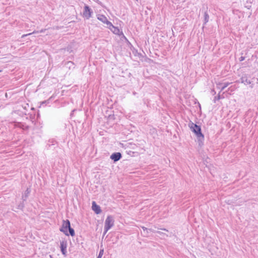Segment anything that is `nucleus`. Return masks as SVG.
Masks as SVG:
<instances>
[{"instance_id": "nucleus-1", "label": "nucleus", "mask_w": 258, "mask_h": 258, "mask_svg": "<svg viewBox=\"0 0 258 258\" xmlns=\"http://www.w3.org/2000/svg\"><path fill=\"white\" fill-rule=\"evenodd\" d=\"M59 230L63 232L66 236H70L73 237L75 235V232L74 229L71 227V222L68 220H63L62 224Z\"/></svg>"}, {"instance_id": "nucleus-2", "label": "nucleus", "mask_w": 258, "mask_h": 258, "mask_svg": "<svg viewBox=\"0 0 258 258\" xmlns=\"http://www.w3.org/2000/svg\"><path fill=\"white\" fill-rule=\"evenodd\" d=\"M190 128L191 131L196 134L197 138H204V136L202 133L201 128L200 126L197 125V124L192 123L191 125L190 126Z\"/></svg>"}, {"instance_id": "nucleus-3", "label": "nucleus", "mask_w": 258, "mask_h": 258, "mask_svg": "<svg viewBox=\"0 0 258 258\" xmlns=\"http://www.w3.org/2000/svg\"><path fill=\"white\" fill-rule=\"evenodd\" d=\"M114 220L112 216L109 215L107 217L105 221V228L110 229L114 225Z\"/></svg>"}, {"instance_id": "nucleus-4", "label": "nucleus", "mask_w": 258, "mask_h": 258, "mask_svg": "<svg viewBox=\"0 0 258 258\" xmlns=\"http://www.w3.org/2000/svg\"><path fill=\"white\" fill-rule=\"evenodd\" d=\"M68 245L67 241L66 240H63L60 241V251L62 253V254L64 256L67 255V247Z\"/></svg>"}, {"instance_id": "nucleus-5", "label": "nucleus", "mask_w": 258, "mask_h": 258, "mask_svg": "<svg viewBox=\"0 0 258 258\" xmlns=\"http://www.w3.org/2000/svg\"><path fill=\"white\" fill-rule=\"evenodd\" d=\"M122 158V154L120 152H114L112 153L110 158L114 162H116Z\"/></svg>"}, {"instance_id": "nucleus-6", "label": "nucleus", "mask_w": 258, "mask_h": 258, "mask_svg": "<svg viewBox=\"0 0 258 258\" xmlns=\"http://www.w3.org/2000/svg\"><path fill=\"white\" fill-rule=\"evenodd\" d=\"M92 209L96 214H99L101 212L100 207L98 205L95 201L92 202Z\"/></svg>"}, {"instance_id": "nucleus-7", "label": "nucleus", "mask_w": 258, "mask_h": 258, "mask_svg": "<svg viewBox=\"0 0 258 258\" xmlns=\"http://www.w3.org/2000/svg\"><path fill=\"white\" fill-rule=\"evenodd\" d=\"M91 14L92 12L90 8L87 6H85L84 11L83 12L84 16L87 19H89L91 17Z\"/></svg>"}, {"instance_id": "nucleus-8", "label": "nucleus", "mask_w": 258, "mask_h": 258, "mask_svg": "<svg viewBox=\"0 0 258 258\" xmlns=\"http://www.w3.org/2000/svg\"><path fill=\"white\" fill-rule=\"evenodd\" d=\"M109 29L115 34L120 35V30L115 26H114L112 23L110 22V24L108 25Z\"/></svg>"}, {"instance_id": "nucleus-9", "label": "nucleus", "mask_w": 258, "mask_h": 258, "mask_svg": "<svg viewBox=\"0 0 258 258\" xmlns=\"http://www.w3.org/2000/svg\"><path fill=\"white\" fill-rule=\"evenodd\" d=\"M97 18L99 20L102 22L103 23L107 24V25L110 24V22L107 20V18L104 15H100L98 16Z\"/></svg>"}, {"instance_id": "nucleus-10", "label": "nucleus", "mask_w": 258, "mask_h": 258, "mask_svg": "<svg viewBox=\"0 0 258 258\" xmlns=\"http://www.w3.org/2000/svg\"><path fill=\"white\" fill-rule=\"evenodd\" d=\"M30 192V190L29 188H27L25 190L24 194L22 195V201H23V202L26 201Z\"/></svg>"}, {"instance_id": "nucleus-11", "label": "nucleus", "mask_w": 258, "mask_h": 258, "mask_svg": "<svg viewBox=\"0 0 258 258\" xmlns=\"http://www.w3.org/2000/svg\"><path fill=\"white\" fill-rule=\"evenodd\" d=\"M142 229L143 230V233H142V234L144 237H148L149 236V228H147L144 226L142 227Z\"/></svg>"}, {"instance_id": "nucleus-12", "label": "nucleus", "mask_w": 258, "mask_h": 258, "mask_svg": "<svg viewBox=\"0 0 258 258\" xmlns=\"http://www.w3.org/2000/svg\"><path fill=\"white\" fill-rule=\"evenodd\" d=\"M24 207H25V204H24V202H23V201H22V202L17 206V209H20L22 211L23 210V209L24 208Z\"/></svg>"}, {"instance_id": "nucleus-13", "label": "nucleus", "mask_w": 258, "mask_h": 258, "mask_svg": "<svg viewBox=\"0 0 258 258\" xmlns=\"http://www.w3.org/2000/svg\"><path fill=\"white\" fill-rule=\"evenodd\" d=\"M198 142H199V145L200 146H202L203 145V140L204 139V138H198Z\"/></svg>"}, {"instance_id": "nucleus-14", "label": "nucleus", "mask_w": 258, "mask_h": 258, "mask_svg": "<svg viewBox=\"0 0 258 258\" xmlns=\"http://www.w3.org/2000/svg\"><path fill=\"white\" fill-rule=\"evenodd\" d=\"M107 117L109 120H114L115 118L114 114H109Z\"/></svg>"}, {"instance_id": "nucleus-15", "label": "nucleus", "mask_w": 258, "mask_h": 258, "mask_svg": "<svg viewBox=\"0 0 258 258\" xmlns=\"http://www.w3.org/2000/svg\"><path fill=\"white\" fill-rule=\"evenodd\" d=\"M103 252H104V249H100L99 254L98 255L97 258H101L103 254Z\"/></svg>"}, {"instance_id": "nucleus-16", "label": "nucleus", "mask_w": 258, "mask_h": 258, "mask_svg": "<svg viewBox=\"0 0 258 258\" xmlns=\"http://www.w3.org/2000/svg\"><path fill=\"white\" fill-rule=\"evenodd\" d=\"M22 114H23V115H27V114H26V113ZM35 114H30V117L31 118V119H32L31 121H32V122H33L35 121V120H33V118H32V116H34L35 115ZM28 115H29V114H28Z\"/></svg>"}, {"instance_id": "nucleus-17", "label": "nucleus", "mask_w": 258, "mask_h": 258, "mask_svg": "<svg viewBox=\"0 0 258 258\" xmlns=\"http://www.w3.org/2000/svg\"><path fill=\"white\" fill-rule=\"evenodd\" d=\"M156 233L159 234L160 235H165L166 237H168V235L167 234H166L165 233H164L161 231H156Z\"/></svg>"}, {"instance_id": "nucleus-18", "label": "nucleus", "mask_w": 258, "mask_h": 258, "mask_svg": "<svg viewBox=\"0 0 258 258\" xmlns=\"http://www.w3.org/2000/svg\"><path fill=\"white\" fill-rule=\"evenodd\" d=\"M109 229H107L106 228H104V232H103V235H104L109 230Z\"/></svg>"}, {"instance_id": "nucleus-19", "label": "nucleus", "mask_w": 258, "mask_h": 258, "mask_svg": "<svg viewBox=\"0 0 258 258\" xmlns=\"http://www.w3.org/2000/svg\"><path fill=\"white\" fill-rule=\"evenodd\" d=\"M32 33H29V34H24L22 36V37H26L27 36H28V35H30L31 34H32Z\"/></svg>"}, {"instance_id": "nucleus-20", "label": "nucleus", "mask_w": 258, "mask_h": 258, "mask_svg": "<svg viewBox=\"0 0 258 258\" xmlns=\"http://www.w3.org/2000/svg\"><path fill=\"white\" fill-rule=\"evenodd\" d=\"M160 229L162 230H163V231H166V232H168V230L166 229V228H159Z\"/></svg>"}, {"instance_id": "nucleus-21", "label": "nucleus", "mask_w": 258, "mask_h": 258, "mask_svg": "<svg viewBox=\"0 0 258 258\" xmlns=\"http://www.w3.org/2000/svg\"><path fill=\"white\" fill-rule=\"evenodd\" d=\"M150 230H149V232H156L155 231H154L153 229H151V228H149Z\"/></svg>"}, {"instance_id": "nucleus-22", "label": "nucleus", "mask_w": 258, "mask_h": 258, "mask_svg": "<svg viewBox=\"0 0 258 258\" xmlns=\"http://www.w3.org/2000/svg\"><path fill=\"white\" fill-rule=\"evenodd\" d=\"M132 153H134V152H132L131 151H129L128 152H127V154H129V155H131Z\"/></svg>"}, {"instance_id": "nucleus-23", "label": "nucleus", "mask_w": 258, "mask_h": 258, "mask_svg": "<svg viewBox=\"0 0 258 258\" xmlns=\"http://www.w3.org/2000/svg\"><path fill=\"white\" fill-rule=\"evenodd\" d=\"M244 59V57H241L240 58V61H242Z\"/></svg>"}, {"instance_id": "nucleus-24", "label": "nucleus", "mask_w": 258, "mask_h": 258, "mask_svg": "<svg viewBox=\"0 0 258 258\" xmlns=\"http://www.w3.org/2000/svg\"><path fill=\"white\" fill-rule=\"evenodd\" d=\"M37 114V118H38V117H39V116H40V114L37 113V114Z\"/></svg>"}, {"instance_id": "nucleus-25", "label": "nucleus", "mask_w": 258, "mask_h": 258, "mask_svg": "<svg viewBox=\"0 0 258 258\" xmlns=\"http://www.w3.org/2000/svg\"><path fill=\"white\" fill-rule=\"evenodd\" d=\"M49 256H50V258H53V257H52V255H49Z\"/></svg>"}, {"instance_id": "nucleus-26", "label": "nucleus", "mask_w": 258, "mask_h": 258, "mask_svg": "<svg viewBox=\"0 0 258 258\" xmlns=\"http://www.w3.org/2000/svg\"><path fill=\"white\" fill-rule=\"evenodd\" d=\"M1 72V71L0 70V72Z\"/></svg>"}]
</instances>
